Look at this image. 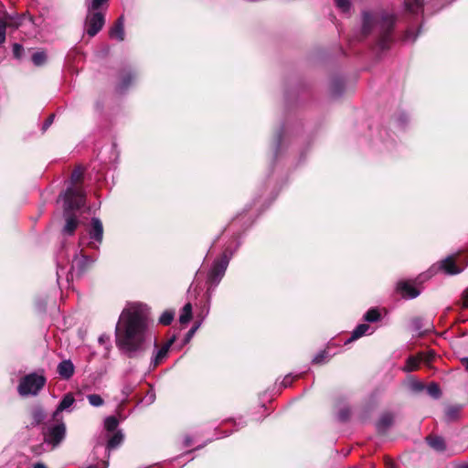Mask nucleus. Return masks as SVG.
I'll return each mask as SVG.
<instances>
[{
    "label": "nucleus",
    "mask_w": 468,
    "mask_h": 468,
    "mask_svg": "<svg viewBox=\"0 0 468 468\" xmlns=\"http://www.w3.org/2000/svg\"><path fill=\"white\" fill-rule=\"evenodd\" d=\"M298 376H292V374H288L286 375L281 385L283 387V388H287V387H290L292 385V383L293 382V380L297 378Z\"/></svg>",
    "instance_id": "58836bf2"
},
{
    "label": "nucleus",
    "mask_w": 468,
    "mask_h": 468,
    "mask_svg": "<svg viewBox=\"0 0 468 468\" xmlns=\"http://www.w3.org/2000/svg\"><path fill=\"white\" fill-rule=\"evenodd\" d=\"M397 289L403 297L408 299H414L420 295V291L408 282H399Z\"/></svg>",
    "instance_id": "4468645a"
},
{
    "label": "nucleus",
    "mask_w": 468,
    "mask_h": 468,
    "mask_svg": "<svg viewBox=\"0 0 468 468\" xmlns=\"http://www.w3.org/2000/svg\"><path fill=\"white\" fill-rule=\"evenodd\" d=\"M426 441L432 449L438 452H442L445 450L444 440L440 436H428Z\"/></svg>",
    "instance_id": "aec40b11"
},
{
    "label": "nucleus",
    "mask_w": 468,
    "mask_h": 468,
    "mask_svg": "<svg viewBox=\"0 0 468 468\" xmlns=\"http://www.w3.org/2000/svg\"><path fill=\"white\" fill-rule=\"evenodd\" d=\"M342 88H343L342 81H341V80H339V90H342ZM340 92H341V91H339V93H340Z\"/></svg>",
    "instance_id": "6e6d98bb"
},
{
    "label": "nucleus",
    "mask_w": 468,
    "mask_h": 468,
    "mask_svg": "<svg viewBox=\"0 0 468 468\" xmlns=\"http://www.w3.org/2000/svg\"><path fill=\"white\" fill-rule=\"evenodd\" d=\"M437 270H442L445 273L450 274V275L458 274V273L462 272V271H463L462 268H459L455 264L454 259L452 256H449V257L445 258L444 260H442L439 263L438 267L432 266L430 269L429 272L431 273V275H432V274L436 273Z\"/></svg>",
    "instance_id": "1a4fd4ad"
},
{
    "label": "nucleus",
    "mask_w": 468,
    "mask_h": 468,
    "mask_svg": "<svg viewBox=\"0 0 468 468\" xmlns=\"http://www.w3.org/2000/svg\"><path fill=\"white\" fill-rule=\"evenodd\" d=\"M463 304L468 307V288L463 292Z\"/></svg>",
    "instance_id": "09e8293b"
},
{
    "label": "nucleus",
    "mask_w": 468,
    "mask_h": 468,
    "mask_svg": "<svg viewBox=\"0 0 468 468\" xmlns=\"http://www.w3.org/2000/svg\"><path fill=\"white\" fill-rule=\"evenodd\" d=\"M406 120H407V116L402 115L398 119V122L402 125L406 122Z\"/></svg>",
    "instance_id": "603ef678"
},
{
    "label": "nucleus",
    "mask_w": 468,
    "mask_h": 468,
    "mask_svg": "<svg viewBox=\"0 0 468 468\" xmlns=\"http://www.w3.org/2000/svg\"><path fill=\"white\" fill-rule=\"evenodd\" d=\"M405 9L410 14L422 12L424 0H404Z\"/></svg>",
    "instance_id": "a211bd4d"
},
{
    "label": "nucleus",
    "mask_w": 468,
    "mask_h": 468,
    "mask_svg": "<svg viewBox=\"0 0 468 468\" xmlns=\"http://www.w3.org/2000/svg\"><path fill=\"white\" fill-rule=\"evenodd\" d=\"M82 250H80V252ZM95 261V259L90 256H86L80 253V256L79 257L78 254L74 255V259L72 261L71 270H74L75 268L80 271L82 272L86 270L87 267L91 265Z\"/></svg>",
    "instance_id": "f8f14e48"
},
{
    "label": "nucleus",
    "mask_w": 468,
    "mask_h": 468,
    "mask_svg": "<svg viewBox=\"0 0 468 468\" xmlns=\"http://www.w3.org/2000/svg\"><path fill=\"white\" fill-rule=\"evenodd\" d=\"M47 56L44 52H36L32 56V61L36 66H41L45 63Z\"/></svg>",
    "instance_id": "72a5a7b5"
},
{
    "label": "nucleus",
    "mask_w": 468,
    "mask_h": 468,
    "mask_svg": "<svg viewBox=\"0 0 468 468\" xmlns=\"http://www.w3.org/2000/svg\"><path fill=\"white\" fill-rule=\"evenodd\" d=\"M75 367L71 360L61 361L57 367L58 375L64 379H69L74 374Z\"/></svg>",
    "instance_id": "dca6fc26"
},
{
    "label": "nucleus",
    "mask_w": 468,
    "mask_h": 468,
    "mask_svg": "<svg viewBox=\"0 0 468 468\" xmlns=\"http://www.w3.org/2000/svg\"><path fill=\"white\" fill-rule=\"evenodd\" d=\"M231 256L232 253L228 254L225 251L218 259L214 261L207 273V282L209 284L207 292L214 291L219 284L225 275Z\"/></svg>",
    "instance_id": "39448f33"
},
{
    "label": "nucleus",
    "mask_w": 468,
    "mask_h": 468,
    "mask_svg": "<svg viewBox=\"0 0 468 468\" xmlns=\"http://www.w3.org/2000/svg\"><path fill=\"white\" fill-rule=\"evenodd\" d=\"M74 403L75 399L72 393H67L66 395H64L61 401L58 405L57 409L53 412L52 419L54 420H58V418H62L60 416V413L62 411H71L70 408L73 406Z\"/></svg>",
    "instance_id": "9d476101"
},
{
    "label": "nucleus",
    "mask_w": 468,
    "mask_h": 468,
    "mask_svg": "<svg viewBox=\"0 0 468 468\" xmlns=\"http://www.w3.org/2000/svg\"><path fill=\"white\" fill-rule=\"evenodd\" d=\"M44 441L51 445L52 448L57 447L66 436V425L62 418H58V420H54L45 423L42 431Z\"/></svg>",
    "instance_id": "423d86ee"
},
{
    "label": "nucleus",
    "mask_w": 468,
    "mask_h": 468,
    "mask_svg": "<svg viewBox=\"0 0 468 468\" xmlns=\"http://www.w3.org/2000/svg\"><path fill=\"white\" fill-rule=\"evenodd\" d=\"M192 318V305L190 303H187L184 305L180 316H179V322L181 324H186L188 323Z\"/></svg>",
    "instance_id": "5701e85b"
},
{
    "label": "nucleus",
    "mask_w": 468,
    "mask_h": 468,
    "mask_svg": "<svg viewBox=\"0 0 468 468\" xmlns=\"http://www.w3.org/2000/svg\"><path fill=\"white\" fill-rule=\"evenodd\" d=\"M389 468H392V467H389Z\"/></svg>",
    "instance_id": "bf43d9fd"
},
{
    "label": "nucleus",
    "mask_w": 468,
    "mask_h": 468,
    "mask_svg": "<svg viewBox=\"0 0 468 468\" xmlns=\"http://www.w3.org/2000/svg\"><path fill=\"white\" fill-rule=\"evenodd\" d=\"M191 443H192V440H191V438H190L189 436L185 437V439H184V444H185V446H186V447H188V446H190V445H191Z\"/></svg>",
    "instance_id": "8fccbe9b"
},
{
    "label": "nucleus",
    "mask_w": 468,
    "mask_h": 468,
    "mask_svg": "<svg viewBox=\"0 0 468 468\" xmlns=\"http://www.w3.org/2000/svg\"><path fill=\"white\" fill-rule=\"evenodd\" d=\"M419 356H420V362L423 361L425 363H430L433 359L434 354L432 352H429L427 354L420 353L419 355Z\"/></svg>",
    "instance_id": "a19ab883"
},
{
    "label": "nucleus",
    "mask_w": 468,
    "mask_h": 468,
    "mask_svg": "<svg viewBox=\"0 0 468 468\" xmlns=\"http://www.w3.org/2000/svg\"><path fill=\"white\" fill-rule=\"evenodd\" d=\"M103 468H108V463H104V467Z\"/></svg>",
    "instance_id": "13d9d810"
},
{
    "label": "nucleus",
    "mask_w": 468,
    "mask_h": 468,
    "mask_svg": "<svg viewBox=\"0 0 468 468\" xmlns=\"http://www.w3.org/2000/svg\"><path fill=\"white\" fill-rule=\"evenodd\" d=\"M381 317V314L377 308H371L369 309L365 314H364V320L368 323H375L378 322Z\"/></svg>",
    "instance_id": "bb28decb"
},
{
    "label": "nucleus",
    "mask_w": 468,
    "mask_h": 468,
    "mask_svg": "<svg viewBox=\"0 0 468 468\" xmlns=\"http://www.w3.org/2000/svg\"><path fill=\"white\" fill-rule=\"evenodd\" d=\"M109 0H85L84 4L87 10L90 11H101V8L107 5Z\"/></svg>",
    "instance_id": "4be33fe9"
},
{
    "label": "nucleus",
    "mask_w": 468,
    "mask_h": 468,
    "mask_svg": "<svg viewBox=\"0 0 468 468\" xmlns=\"http://www.w3.org/2000/svg\"><path fill=\"white\" fill-rule=\"evenodd\" d=\"M23 51H24V48L20 44H17V43L14 44L13 53L16 58H19L22 56Z\"/></svg>",
    "instance_id": "79ce46f5"
},
{
    "label": "nucleus",
    "mask_w": 468,
    "mask_h": 468,
    "mask_svg": "<svg viewBox=\"0 0 468 468\" xmlns=\"http://www.w3.org/2000/svg\"><path fill=\"white\" fill-rule=\"evenodd\" d=\"M462 410L463 406L459 404L448 406L444 412L446 420L453 421L459 419Z\"/></svg>",
    "instance_id": "6ab92c4d"
},
{
    "label": "nucleus",
    "mask_w": 468,
    "mask_h": 468,
    "mask_svg": "<svg viewBox=\"0 0 468 468\" xmlns=\"http://www.w3.org/2000/svg\"><path fill=\"white\" fill-rule=\"evenodd\" d=\"M393 421V417L389 413L383 414L377 424V427L379 431H384L388 428Z\"/></svg>",
    "instance_id": "b1692460"
},
{
    "label": "nucleus",
    "mask_w": 468,
    "mask_h": 468,
    "mask_svg": "<svg viewBox=\"0 0 468 468\" xmlns=\"http://www.w3.org/2000/svg\"><path fill=\"white\" fill-rule=\"evenodd\" d=\"M328 358V352L326 350H322L318 354L314 356L313 358L314 364H323L324 363Z\"/></svg>",
    "instance_id": "f704fd0d"
},
{
    "label": "nucleus",
    "mask_w": 468,
    "mask_h": 468,
    "mask_svg": "<svg viewBox=\"0 0 468 468\" xmlns=\"http://www.w3.org/2000/svg\"><path fill=\"white\" fill-rule=\"evenodd\" d=\"M105 24V15L102 11L87 10L85 30L90 37L96 36Z\"/></svg>",
    "instance_id": "6e6552de"
},
{
    "label": "nucleus",
    "mask_w": 468,
    "mask_h": 468,
    "mask_svg": "<svg viewBox=\"0 0 468 468\" xmlns=\"http://www.w3.org/2000/svg\"><path fill=\"white\" fill-rule=\"evenodd\" d=\"M53 120H54V114H51L50 116H48V118L43 123L42 130L46 131L51 125V123L53 122Z\"/></svg>",
    "instance_id": "c03bdc74"
},
{
    "label": "nucleus",
    "mask_w": 468,
    "mask_h": 468,
    "mask_svg": "<svg viewBox=\"0 0 468 468\" xmlns=\"http://www.w3.org/2000/svg\"><path fill=\"white\" fill-rule=\"evenodd\" d=\"M176 338L173 335L158 348L156 339H153L149 329L146 306L141 303L128 304L122 311L115 327L116 346L130 358L143 356L153 341L154 351L150 363L153 367H157L166 357Z\"/></svg>",
    "instance_id": "f257e3e1"
},
{
    "label": "nucleus",
    "mask_w": 468,
    "mask_h": 468,
    "mask_svg": "<svg viewBox=\"0 0 468 468\" xmlns=\"http://www.w3.org/2000/svg\"><path fill=\"white\" fill-rule=\"evenodd\" d=\"M110 37L118 41L124 40V17L120 16L114 25L111 27L109 32Z\"/></svg>",
    "instance_id": "ddd939ff"
},
{
    "label": "nucleus",
    "mask_w": 468,
    "mask_h": 468,
    "mask_svg": "<svg viewBox=\"0 0 468 468\" xmlns=\"http://www.w3.org/2000/svg\"><path fill=\"white\" fill-rule=\"evenodd\" d=\"M336 7L343 13H347L351 7L350 0H335Z\"/></svg>",
    "instance_id": "473e14b6"
},
{
    "label": "nucleus",
    "mask_w": 468,
    "mask_h": 468,
    "mask_svg": "<svg viewBox=\"0 0 468 468\" xmlns=\"http://www.w3.org/2000/svg\"><path fill=\"white\" fill-rule=\"evenodd\" d=\"M134 79V76L132 72H128L126 74H124L122 77V80H121V83L119 84V90L120 91H123L125 90L130 83L133 81V80Z\"/></svg>",
    "instance_id": "c85d7f7f"
},
{
    "label": "nucleus",
    "mask_w": 468,
    "mask_h": 468,
    "mask_svg": "<svg viewBox=\"0 0 468 468\" xmlns=\"http://www.w3.org/2000/svg\"><path fill=\"white\" fill-rule=\"evenodd\" d=\"M348 416H349V411L347 410H341V412L339 413V419L341 420H347Z\"/></svg>",
    "instance_id": "de8ad7c7"
},
{
    "label": "nucleus",
    "mask_w": 468,
    "mask_h": 468,
    "mask_svg": "<svg viewBox=\"0 0 468 468\" xmlns=\"http://www.w3.org/2000/svg\"><path fill=\"white\" fill-rule=\"evenodd\" d=\"M155 399V394L154 391H149L145 396V401L147 404H151Z\"/></svg>",
    "instance_id": "a18cd8bd"
},
{
    "label": "nucleus",
    "mask_w": 468,
    "mask_h": 468,
    "mask_svg": "<svg viewBox=\"0 0 468 468\" xmlns=\"http://www.w3.org/2000/svg\"><path fill=\"white\" fill-rule=\"evenodd\" d=\"M418 37V34H413L412 29H408L403 37L405 42H414Z\"/></svg>",
    "instance_id": "4c0bfd02"
},
{
    "label": "nucleus",
    "mask_w": 468,
    "mask_h": 468,
    "mask_svg": "<svg viewBox=\"0 0 468 468\" xmlns=\"http://www.w3.org/2000/svg\"><path fill=\"white\" fill-rule=\"evenodd\" d=\"M199 326H200V323L197 324L195 326H193L188 331L186 340L190 339L194 335V334L196 333V331L198 329Z\"/></svg>",
    "instance_id": "49530a36"
},
{
    "label": "nucleus",
    "mask_w": 468,
    "mask_h": 468,
    "mask_svg": "<svg viewBox=\"0 0 468 468\" xmlns=\"http://www.w3.org/2000/svg\"><path fill=\"white\" fill-rule=\"evenodd\" d=\"M462 364L465 367V369L468 371V357H463L461 359Z\"/></svg>",
    "instance_id": "3c124183"
},
{
    "label": "nucleus",
    "mask_w": 468,
    "mask_h": 468,
    "mask_svg": "<svg viewBox=\"0 0 468 468\" xmlns=\"http://www.w3.org/2000/svg\"><path fill=\"white\" fill-rule=\"evenodd\" d=\"M209 313V308L207 307L206 310V315Z\"/></svg>",
    "instance_id": "4d7b16f0"
},
{
    "label": "nucleus",
    "mask_w": 468,
    "mask_h": 468,
    "mask_svg": "<svg viewBox=\"0 0 468 468\" xmlns=\"http://www.w3.org/2000/svg\"><path fill=\"white\" fill-rule=\"evenodd\" d=\"M30 416L32 419L30 426L36 427V426H38L39 424L43 423V421L47 418V413L42 406L35 405L34 407H32V409L30 410Z\"/></svg>",
    "instance_id": "2eb2a0df"
},
{
    "label": "nucleus",
    "mask_w": 468,
    "mask_h": 468,
    "mask_svg": "<svg viewBox=\"0 0 468 468\" xmlns=\"http://www.w3.org/2000/svg\"><path fill=\"white\" fill-rule=\"evenodd\" d=\"M64 201L65 226L62 229L64 235H72L79 226V219L70 214V211L80 209L84 206L85 196L83 190L78 187H68L60 196Z\"/></svg>",
    "instance_id": "7ed1b4c3"
},
{
    "label": "nucleus",
    "mask_w": 468,
    "mask_h": 468,
    "mask_svg": "<svg viewBox=\"0 0 468 468\" xmlns=\"http://www.w3.org/2000/svg\"><path fill=\"white\" fill-rule=\"evenodd\" d=\"M123 441V434L121 431H115L108 440L107 448L114 449L118 447Z\"/></svg>",
    "instance_id": "412c9836"
},
{
    "label": "nucleus",
    "mask_w": 468,
    "mask_h": 468,
    "mask_svg": "<svg viewBox=\"0 0 468 468\" xmlns=\"http://www.w3.org/2000/svg\"><path fill=\"white\" fill-rule=\"evenodd\" d=\"M33 468H47V466L42 463H37L33 465Z\"/></svg>",
    "instance_id": "864d4df0"
},
{
    "label": "nucleus",
    "mask_w": 468,
    "mask_h": 468,
    "mask_svg": "<svg viewBox=\"0 0 468 468\" xmlns=\"http://www.w3.org/2000/svg\"><path fill=\"white\" fill-rule=\"evenodd\" d=\"M362 31L364 35L369 34L374 27H377L379 33L378 46L381 50L388 49L392 40L391 31L395 25V16L388 13L373 15L370 12L365 11L362 14Z\"/></svg>",
    "instance_id": "f03ea898"
},
{
    "label": "nucleus",
    "mask_w": 468,
    "mask_h": 468,
    "mask_svg": "<svg viewBox=\"0 0 468 468\" xmlns=\"http://www.w3.org/2000/svg\"><path fill=\"white\" fill-rule=\"evenodd\" d=\"M175 317V312L171 310L165 311L159 317V323L164 325H169Z\"/></svg>",
    "instance_id": "cd10ccee"
},
{
    "label": "nucleus",
    "mask_w": 468,
    "mask_h": 468,
    "mask_svg": "<svg viewBox=\"0 0 468 468\" xmlns=\"http://www.w3.org/2000/svg\"><path fill=\"white\" fill-rule=\"evenodd\" d=\"M20 18H14L11 15L5 14L4 17H0V46L5 42L6 27L8 25L17 27L20 24Z\"/></svg>",
    "instance_id": "9b49d317"
},
{
    "label": "nucleus",
    "mask_w": 468,
    "mask_h": 468,
    "mask_svg": "<svg viewBox=\"0 0 468 468\" xmlns=\"http://www.w3.org/2000/svg\"><path fill=\"white\" fill-rule=\"evenodd\" d=\"M47 379L43 374L30 373L20 378L17 392L21 397H35L45 387Z\"/></svg>",
    "instance_id": "20e7f679"
},
{
    "label": "nucleus",
    "mask_w": 468,
    "mask_h": 468,
    "mask_svg": "<svg viewBox=\"0 0 468 468\" xmlns=\"http://www.w3.org/2000/svg\"><path fill=\"white\" fill-rule=\"evenodd\" d=\"M370 326L367 324H358L352 332L351 336L346 341V344L351 343L365 335H370L373 331L369 332Z\"/></svg>",
    "instance_id": "f3484780"
},
{
    "label": "nucleus",
    "mask_w": 468,
    "mask_h": 468,
    "mask_svg": "<svg viewBox=\"0 0 468 468\" xmlns=\"http://www.w3.org/2000/svg\"><path fill=\"white\" fill-rule=\"evenodd\" d=\"M133 386L131 385V384H125L123 387H122V394L123 395V399L122 400H125L127 399V398L129 397V395L133 392Z\"/></svg>",
    "instance_id": "ea45409f"
},
{
    "label": "nucleus",
    "mask_w": 468,
    "mask_h": 468,
    "mask_svg": "<svg viewBox=\"0 0 468 468\" xmlns=\"http://www.w3.org/2000/svg\"><path fill=\"white\" fill-rule=\"evenodd\" d=\"M420 363V356H410L407 361L406 365L403 367V370L406 372H411L416 370L419 367V365Z\"/></svg>",
    "instance_id": "393cba45"
},
{
    "label": "nucleus",
    "mask_w": 468,
    "mask_h": 468,
    "mask_svg": "<svg viewBox=\"0 0 468 468\" xmlns=\"http://www.w3.org/2000/svg\"><path fill=\"white\" fill-rule=\"evenodd\" d=\"M118 424L119 421L114 416L107 417L104 420V427L110 432L115 431V430L118 427Z\"/></svg>",
    "instance_id": "c756f323"
},
{
    "label": "nucleus",
    "mask_w": 468,
    "mask_h": 468,
    "mask_svg": "<svg viewBox=\"0 0 468 468\" xmlns=\"http://www.w3.org/2000/svg\"><path fill=\"white\" fill-rule=\"evenodd\" d=\"M456 468H468V463H462L458 465Z\"/></svg>",
    "instance_id": "5fc2aeb1"
},
{
    "label": "nucleus",
    "mask_w": 468,
    "mask_h": 468,
    "mask_svg": "<svg viewBox=\"0 0 468 468\" xmlns=\"http://www.w3.org/2000/svg\"><path fill=\"white\" fill-rule=\"evenodd\" d=\"M427 392L431 397H432L434 399H438L441 396V389H440L439 386L434 382L431 383L427 387Z\"/></svg>",
    "instance_id": "2f4dec72"
},
{
    "label": "nucleus",
    "mask_w": 468,
    "mask_h": 468,
    "mask_svg": "<svg viewBox=\"0 0 468 468\" xmlns=\"http://www.w3.org/2000/svg\"><path fill=\"white\" fill-rule=\"evenodd\" d=\"M82 178V172L80 170H74L71 174V183H72V186L70 187H77V186H74L75 184H77L79 181H80ZM78 188H80V186H78ZM80 189L82 190V188L80 187Z\"/></svg>",
    "instance_id": "e433bc0d"
},
{
    "label": "nucleus",
    "mask_w": 468,
    "mask_h": 468,
    "mask_svg": "<svg viewBox=\"0 0 468 468\" xmlns=\"http://www.w3.org/2000/svg\"><path fill=\"white\" fill-rule=\"evenodd\" d=\"M100 345L103 346L104 348L107 350V351H110L112 346H111V337L109 335H106V334H102L99 336V339H98Z\"/></svg>",
    "instance_id": "c9c22d12"
},
{
    "label": "nucleus",
    "mask_w": 468,
    "mask_h": 468,
    "mask_svg": "<svg viewBox=\"0 0 468 468\" xmlns=\"http://www.w3.org/2000/svg\"><path fill=\"white\" fill-rule=\"evenodd\" d=\"M282 133H278L277 135V142H276V146H275V156L277 157L279 153H280V150L282 148Z\"/></svg>",
    "instance_id": "37998d69"
},
{
    "label": "nucleus",
    "mask_w": 468,
    "mask_h": 468,
    "mask_svg": "<svg viewBox=\"0 0 468 468\" xmlns=\"http://www.w3.org/2000/svg\"><path fill=\"white\" fill-rule=\"evenodd\" d=\"M89 403L93 407H101L103 405V399L98 394H90L87 396Z\"/></svg>",
    "instance_id": "7c9ffc66"
},
{
    "label": "nucleus",
    "mask_w": 468,
    "mask_h": 468,
    "mask_svg": "<svg viewBox=\"0 0 468 468\" xmlns=\"http://www.w3.org/2000/svg\"><path fill=\"white\" fill-rule=\"evenodd\" d=\"M103 238V227L101 219L98 218H92L90 222V228L89 229V239L87 241L86 236H81L80 238L79 246L89 247L91 249H99L100 244L102 241Z\"/></svg>",
    "instance_id": "0eeeda50"
},
{
    "label": "nucleus",
    "mask_w": 468,
    "mask_h": 468,
    "mask_svg": "<svg viewBox=\"0 0 468 468\" xmlns=\"http://www.w3.org/2000/svg\"><path fill=\"white\" fill-rule=\"evenodd\" d=\"M408 388L411 392L415 394L420 393L425 389L424 384L415 378L409 379Z\"/></svg>",
    "instance_id": "a878e982"
}]
</instances>
